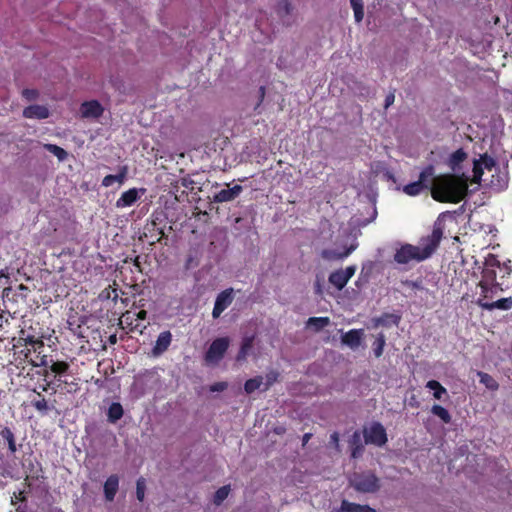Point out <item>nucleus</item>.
<instances>
[{"instance_id": "f257e3e1", "label": "nucleus", "mask_w": 512, "mask_h": 512, "mask_svg": "<svg viewBox=\"0 0 512 512\" xmlns=\"http://www.w3.org/2000/svg\"><path fill=\"white\" fill-rule=\"evenodd\" d=\"M443 238V227L441 224H434L432 233L420 239V245L409 243L401 244L396 249L393 260L399 265H407L410 262H422L430 258L440 245Z\"/></svg>"}, {"instance_id": "f03ea898", "label": "nucleus", "mask_w": 512, "mask_h": 512, "mask_svg": "<svg viewBox=\"0 0 512 512\" xmlns=\"http://www.w3.org/2000/svg\"><path fill=\"white\" fill-rule=\"evenodd\" d=\"M468 191L467 181L453 174H443L436 177L432 184L431 196L441 203H459Z\"/></svg>"}, {"instance_id": "7ed1b4c3", "label": "nucleus", "mask_w": 512, "mask_h": 512, "mask_svg": "<svg viewBox=\"0 0 512 512\" xmlns=\"http://www.w3.org/2000/svg\"><path fill=\"white\" fill-rule=\"evenodd\" d=\"M501 268V262L498 257L494 254H489L484 262V268L482 271V279L479 282V287L481 289V296L484 298H492L491 295H488V289H491V285L499 286V290L503 291V283L497 282V269Z\"/></svg>"}, {"instance_id": "20e7f679", "label": "nucleus", "mask_w": 512, "mask_h": 512, "mask_svg": "<svg viewBox=\"0 0 512 512\" xmlns=\"http://www.w3.org/2000/svg\"><path fill=\"white\" fill-rule=\"evenodd\" d=\"M350 485L358 492L375 493L380 488V480L372 472L355 473L350 478Z\"/></svg>"}, {"instance_id": "39448f33", "label": "nucleus", "mask_w": 512, "mask_h": 512, "mask_svg": "<svg viewBox=\"0 0 512 512\" xmlns=\"http://www.w3.org/2000/svg\"><path fill=\"white\" fill-rule=\"evenodd\" d=\"M13 356L19 365L28 363L33 367L48 366L47 356H32V349L22 344L13 345Z\"/></svg>"}, {"instance_id": "423d86ee", "label": "nucleus", "mask_w": 512, "mask_h": 512, "mask_svg": "<svg viewBox=\"0 0 512 512\" xmlns=\"http://www.w3.org/2000/svg\"><path fill=\"white\" fill-rule=\"evenodd\" d=\"M363 436L365 444H373L379 447L385 445L388 441L386 430L380 422H373L369 427H364Z\"/></svg>"}, {"instance_id": "0eeeda50", "label": "nucleus", "mask_w": 512, "mask_h": 512, "mask_svg": "<svg viewBox=\"0 0 512 512\" xmlns=\"http://www.w3.org/2000/svg\"><path fill=\"white\" fill-rule=\"evenodd\" d=\"M229 338L219 337L213 340L205 353V361L209 364L218 363L229 348Z\"/></svg>"}, {"instance_id": "6e6552de", "label": "nucleus", "mask_w": 512, "mask_h": 512, "mask_svg": "<svg viewBox=\"0 0 512 512\" xmlns=\"http://www.w3.org/2000/svg\"><path fill=\"white\" fill-rule=\"evenodd\" d=\"M355 272V266H348L345 269L336 270L329 275V282L338 290H342L354 276Z\"/></svg>"}, {"instance_id": "1a4fd4ad", "label": "nucleus", "mask_w": 512, "mask_h": 512, "mask_svg": "<svg viewBox=\"0 0 512 512\" xmlns=\"http://www.w3.org/2000/svg\"><path fill=\"white\" fill-rule=\"evenodd\" d=\"M492 298H480L476 301V304L484 310L493 311L495 309L507 311L512 308V297L501 298L496 301H489Z\"/></svg>"}, {"instance_id": "9d476101", "label": "nucleus", "mask_w": 512, "mask_h": 512, "mask_svg": "<svg viewBox=\"0 0 512 512\" xmlns=\"http://www.w3.org/2000/svg\"><path fill=\"white\" fill-rule=\"evenodd\" d=\"M233 289L228 288L220 292L215 300L212 310L213 318H218L233 302Z\"/></svg>"}, {"instance_id": "9b49d317", "label": "nucleus", "mask_w": 512, "mask_h": 512, "mask_svg": "<svg viewBox=\"0 0 512 512\" xmlns=\"http://www.w3.org/2000/svg\"><path fill=\"white\" fill-rule=\"evenodd\" d=\"M145 192L144 188L137 189L131 188L121 194V196L116 201L117 208H125L130 207L135 204L141 197V194Z\"/></svg>"}, {"instance_id": "f8f14e48", "label": "nucleus", "mask_w": 512, "mask_h": 512, "mask_svg": "<svg viewBox=\"0 0 512 512\" xmlns=\"http://www.w3.org/2000/svg\"><path fill=\"white\" fill-rule=\"evenodd\" d=\"M104 108L97 100L85 101L80 106L82 118L97 119L103 115Z\"/></svg>"}, {"instance_id": "ddd939ff", "label": "nucleus", "mask_w": 512, "mask_h": 512, "mask_svg": "<svg viewBox=\"0 0 512 512\" xmlns=\"http://www.w3.org/2000/svg\"><path fill=\"white\" fill-rule=\"evenodd\" d=\"M243 187L241 185H234L232 188L222 189L213 196V202L224 203L233 201L242 192Z\"/></svg>"}, {"instance_id": "4468645a", "label": "nucleus", "mask_w": 512, "mask_h": 512, "mask_svg": "<svg viewBox=\"0 0 512 512\" xmlns=\"http://www.w3.org/2000/svg\"><path fill=\"white\" fill-rule=\"evenodd\" d=\"M172 341V334L170 331L161 332L156 340V343L152 349L154 355L158 356L163 354L170 346Z\"/></svg>"}, {"instance_id": "2eb2a0df", "label": "nucleus", "mask_w": 512, "mask_h": 512, "mask_svg": "<svg viewBox=\"0 0 512 512\" xmlns=\"http://www.w3.org/2000/svg\"><path fill=\"white\" fill-rule=\"evenodd\" d=\"M49 110L43 105H30L24 108L23 116L28 119H46L49 117Z\"/></svg>"}, {"instance_id": "dca6fc26", "label": "nucleus", "mask_w": 512, "mask_h": 512, "mask_svg": "<svg viewBox=\"0 0 512 512\" xmlns=\"http://www.w3.org/2000/svg\"><path fill=\"white\" fill-rule=\"evenodd\" d=\"M362 336V329H351L342 335L341 340L343 344L349 346L352 349H355L360 346Z\"/></svg>"}, {"instance_id": "f3484780", "label": "nucleus", "mask_w": 512, "mask_h": 512, "mask_svg": "<svg viewBox=\"0 0 512 512\" xmlns=\"http://www.w3.org/2000/svg\"><path fill=\"white\" fill-rule=\"evenodd\" d=\"M104 496L107 501H113L119 488V477L110 475L104 483Z\"/></svg>"}, {"instance_id": "a211bd4d", "label": "nucleus", "mask_w": 512, "mask_h": 512, "mask_svg": "<svg viewBox=\"0 0 512 512\" xmlns=\"http://www.w3.org/2000/svg\"><path fill=\"white\" fill-rule=\"evenodd\" d=\"M349 448L353 459L360 458L364 453V444L359 431H355L349 439Z\"/></svg>"}, {"instance_id": "6ab92c4d", "label": "nucleus", "mask_w": 512, "mask_h": 512, "mask_svg": "<svg viewBox=\"0 0 512 512\" xmlns=\"http://www.w3.org/2000/svg\"><path fill=\"white\" fill-rule=\"evenodd\" d=\"M437 176H435V168L433 165H427L419 175V179L417 180L424 187V189H432V184L434 183Z\"/></svg>"}, {"instance_id": "aec40b11", "label": "nucleus", "mask_w": 512, "mask_h": 512, "mask_svg": "<svg viewBox=\"0 0 512 512\" xmlns=\"http://www.w3.org/2000/svg\"><path fill=\"white\" fill-rule=\"evenodd\" d=\"M254 340H255V335L245 336L242 339L240 349L236 356V360L238 362L246 360L248 354L250 353L251 349L253 348Z\"/></svg>"}, {"instance_id": "412c9836", "label": "nucleus", "mask_w": 512, "mask_h": 512, "mask_svg": "<svg viewBox=\"0 0 512 512\" xmlns=\"http://www.w3.org/2000/svg\"><path fill=\"white\" fill-rule=\"evenodd\" d=\"M127 173H128L127 167L126 166H122L119 169V173L118 174H116V175H112V174L106 175L103 178V180H102V186L110 187L115 182H118V183L122 184L124 182V180L126 179Z\"/></svg>"}, {"instance_id": "4be33fe9", "label": "nucleus", "mask_w": 512, "mask_h": 512, "mask_svg": "<svg viewBox=\"0 0 512 512\" xmlns=\"http://www.w3.org/2000/svg\"><path fill=\"white\" fill-rule=\"evenodd\" d=\"M340 512H376V510L369 505H361L343 500Z\"/></svg>"}, {"instance_id": "5701e85b", "label": "nucleus", "mask_w": 512, "mask_h": 512, "mask_svg": "<svg viewBox=\"0 0 512 512\" xmlns=\"http://www.w3.org/2000/svg\"><path fill=\"white\" fill-rule=\"evenodd\" d=\"M50 371L55 375V377L66 375L70 369L69 363L66 361H48V366Z\"/></svg>"}, {"instance_id": "b1692460", "label": "nucleus", "mask_w": 512, "mask_h": 512, "mask_svg": "<svg viewBox=\"0 0 512 512\" xmlns=\"http://www.w3.org/2000/svg\"><path fill=\"white\" fill-rule=\"evenodd\" d=\"M124 410L119 402H113L107 411V419L110 423H116L123 417Z\"/></svg>"}, {"instance_id": "393cba45", "label": "nucleus", "mask_w": 512, "mask_h": 512, "mask_svg": "<svg viewBox=\"0 0 512 512\" xmlns=\"http://www.w3.org/2000/svg\"><path fill=\"white\" fill-rule=\"evenodd\" d=\"M330 324L329 317H310L307 322V328L313 329L315 332H319Z\"/></svg>"}, {"instance_id": "a878e982", "label": "nucleus", "mask_w": 512, "mask_h": 512, "mask_svg": "<svg viewBox=\"0 0 512 512\" xmlns=\"http://www.w3.org/2000/svg\"><path fill=\"white\" fill-rule=\"evenodd\" d=\"M0 435H1L2 439L7 442L8 449H9L10 453L14 454L17 451V447H16L15 436H14V433L12 432V430L9 427H4L0 431Z\"/></svg>"}, {"instance_id": "bb28decb", "label": "nucleus", "mask_w": 512, "mask_h": 512, "mask_svg": "<svg viewBox=\"0 0 512 512\" xmlns=\"http://www.w3.org/2000/svg\"><path fill=\"white\" fill-rule=\"evenodd\" d=\"M426 387L433 391V396L437 400H441L444 395H447V390L437 380H429Z\"/></svg>"}, {"instance_id": "cd10ccee", "label": "nucleus", "mask_w": 512, "mask_h": 512, "mask_svg": "<svg viewBox=\"0 0 512 512\" xmlns=\"http://www.w3.org/2000/svg\"><path fill=\"white\" fill-rule=\"evenodd\" d=\"M467 158V153L462 149H458L454 151L449 157V166L455 170L460 163H462Z\"/></svg>"}, {"instance_id": "c85d7f7f", "label": "nucleus", "mask_w": 512, "mask_h": 512, "mask_svg": "<svg viewBox=\"0 0 512 512\" xmlns=\"http://www.w3.org/2000/svg\"><path fill=\"white\" fill-rule=\"evenodd\" d=\"M431 412L433 415L439 417L445 424H449L452 420L449 411L441 405H433L431 408Z\"/></svg>"}, {"instance_id": "c756f323", "label": "nucleus", "mask_w": 512, "mask_h": 512, "mask_svg": "<svg viewBox=\"0 0 512 512\" xmlns=\"http://www.w3.org/2000/svg\"><path fill=\"white\" fill-rule=\"evenodd\" d=\"M385 343H386L385 335L383 333H379L372 344L373 353L376 358H379L382 356L383 350L385 347Z\"/></svg>"}, {"instance_id": "7c9ffc66", "label": "nucleus", "mask_w": 512, "mask_h": 512, "mask_svg": "<svg viewBox=\"0 0 512 512\" xmlns=\"http://www.w3.org/2000/svg\"><path fill=\"white\" fill-rule=\"evenodd\" d=\"M262 384H263V377L262 376H256L254 378L248 379L244 383V390H245V392L247 394H251L254 391H256L257 389H259Z\"/></svg>"}, {"instance_id": "2f4dec72", "label": "nucleus", "mask_w": 512, "mask_h": 512, "mask_svg": "<svg viewBox=\"0 0 512 512\" xmlns=\"http://www.w3.org/2000/svg\"><path fill=\"white\" fill-rule=\"evenodd\" d=\"M351 7L354 11V18L357 23H360L364 17V6L362 0H350Z\"/></svg>"}, {"instance_id": "473e14b6", "label": "nucleus", "mask_w": 512, "mask_h": 512, "mask_svg": "<svg viewBox=\"0 0 512 512\" xmlns=\"http://www.w3.org/2000/svg\"><path fill=\"white\" fill-rule=\"evenodd\" d=\"M293 10L292 4L289 0H280L276 6V12L280 17H285L291 14Z\"/></svg>"}, {"instance_id": "72a5a7b5", "label": "nucleus", "mask_w": 512, "mask_h": 512, "mask_svg": "<svg viewBox=\"0 0 512 512\" xmlns=\"http://www.w3.org/2000/svg\"><path fill=\"white\" fill-rule=\"evenodd\" d=\"M424 190V187L418 181L409 183L403 187V192L409 196H417Z\"/></svg>"}, {"instance_id": "f704fd0d", "label": "nucleus", "mask_w": 512, "mask_h": 512, "mask_svg": "<svg viewBox=\"0 0 512 512\" xmlns=\"http://www.w3.org/2000/svg\"><path fill=\"white\" fill-rule=\"evenodd\" d=\"M44 148L47 151H49L50 153H52L53 155H55L58 158V160H60V161H63L67 158V155H68L67 152L58 145L45 144Z\"/></svg>"}, {"instance_id": "c9c22d12", "label": "nucleus", "mask_w": 512, "mask_h": 512, "mask_svg": "<svg viewBox=\"0 0 512 512\" xmlns=\"http://www.w3.org/2000/svg\"><path fill=\"white\" fill-rule=\"evenodd\" d=\"M478 375L480 377V382L484 384L488 389L496 390L498 388L497 382L488 373L479 372Z\"/></svg>"}, {"instance_id": "e433bc0d", "label": "nucleus", "mask_w": 512, "mask_h": 512, "mask_svg": "<svg viewBox=\"0 0 512 512\" xmlns=\"http://www.w3.org/2000/svg\"><path fill=\"white\" fill-rule=\"evenodd\" d=\"M229 492H230L229 485L220 487L214 494L213 502L216 505H220L228 497Z\"/></svg>"}, {"instance_id": "4c0bfd02", "label": "nucleus", "mask_w": 512, "mask_h": 512, "mask_svg": "<svg viewBox=\"0 0 512 512\" xmlns=\"http://www.w3.org/2000/svg\"><path fill=\"white\" fill-rule=\"evenodd\" d=\"M39 399L32 402V406L39 412L46 413L49 410L47 401L41 393H37Z\"/></svg>"}, {"instance_id": "58836bf2", "label": "nucleus", "mask_w": 512, "mask_h": 512, "mask_svg": "<svg viewBox=\"0 0 512 512\" xmlns=\"http://www.w3.org/2000/svg\"><path fill=\"white\" fill-rule=\"evenodd\" d=\"M477 161L481 162L483 168H485L487 170H492V168H494L496 166L495 159L492 156L488 155L487 153H484L483 155H481Z\"/></svg>"}, {"instance_id": "ea45409f", "label": "nucleus", "mask_w": 512, "mask_h": 512, "mask_svg": "<svg viewBox=\"0 0 512 512\" xmlns=\"http://www.w3.org/2000/svg\"><path fill=\"white\" fill-rule=\"evenodd\" d=\"M146 490V480L143 477H140L136 482V497L142 502L145 497Z\"/></svg>"}, {"instance_id": "a19ab883", "label": "nucleus", "mask_w": 512, "mask_h": 512, "mask_svg": "<svg viewBox=\"0 0 512 512\" xmlns=\"http://www.w3.org/2000/svg\"><path fill=\"white\" fill-rule=\"evenodd\" d=\"M483 174L484 168L482 166V163L475 160L473 164V181L475 183H480Z\"/></svg>"}, {"instance_id": "79ce46f5", "label": "nucleus", "mask_w": 512, "mask_h": 512, "mask_svg": "<svg viewBox=\"0 0 512 512\" xmlns=\"http://www.w3.org/2000/svg\"><path fill=\"white\" fill-rule=\"evenodd\" d=\"M100 296L105 299H111L114 302H116L119 297L117 288H112L111 286L103 290Z\"/></svg>"}, {"instance_id": "37998d69", "label": "nucleus", "mask_w": 512, "mask_h": 512, "mask_svg": "<svg viewBox=\"0 0 512 512\" xmlns=\"http://www.w3.org/2000/svg\"><path fill=\"white\" fill-rule=\"evenodd\" d=\"M37 337L33 335H27L26 337L20 336L16 344H22L26 347H32L34 342H37Z\"/></svg>"}, {"instance_id": "c03bdc74", "label": "nucleus", "mask_w": 512, "mask_h": 512, "mask_svg": "<svg viewBox=\"0 0 512 512\" xmlns=\"http://www.w3.org/2000/svg\"><path fill=\"white\" fill-rule=\"evenodd\" d=\"M30 348L32 349V353H34L35 356H43L42 352L44 350V342L41 338L37 339V342H34V345Z\"/></svg>"}, {"instance_id": "a18cd8bd", "label": "nucleus", "mask_w": 512, "mask_h": 512, "mask_svg": "<svg viewBox=\"0 0 512 512\" xmlns=\"http://www.w3.org/2000/svg\"><path fill=\"white\" fill-rule=\"evenodd\" d=\"M278 378V373L275 371H271L266 375V383L264 390H267L270 386H272Z\"/></svg>"}, {"instance_id": "49530a36", "label": "nucleus", "mask_w": 512, "mask_h": 512, "mask_svg": "<svg viewBox=\"0 0 512 512\" xmlns=\"http://www.w3.org/2000/svg\"><path fill=\"white\" fill-rule=\"evenodd\" d=\"M22 95L29 101L35 100L38 97V92L35 89H24Z\"/></svg>"}, {"instance_id": "de8ad7c7", "label": "nucleus", "mask_w": 512, "mask_h": 512, "mask_svg": "<svg viewBox=\"0 0 512 512\" xmlns=\"http://www.w3.org/2000/svg\"><path fill=\"white\" fill-rule=\"evenodd\" d=\"M510 261L508 263H501V268H498L500 272L503 273L501 278H504L505 276H509L512 273V267L510 265Z\"/></svg>"}, {"instance_id": "09e8293b", "label": "nucleus", "mask_w": 512, "mask_h": 512, "mask_svg": "<svg viewBox=\"0 0 512 512\" xmlns=\"http://www.w3.org/2000/svg\"><path fill=\"white\" fill-rule=\"evenodd\" d=\"M354 249H355V246L351 245L350 247L345 248L343 252L335 254L334 258L335 259H344V258L348 257Z\"/></svg>"}, {"instance_id": "8fccbe9b", "label": "nucleus", "mask_w": 512, "mask_h": 512, "mask_svg": "<svg viewBox=\"0 0 512 512\" xmlns=\"http://www.w3.org/2000/svg\"><path fill=\"white\" fill-rule=\"evenodd\" d=\"M227 388L226 382H216L210 386V391L212 392H221Z\"/></svg>"}, {"instance_id": "3c124183", "label": "nucleus", "mask_w": 512, "mask_h": 512, "mask_svg": "<svg viewBox=\"0 0 512 512\" xmlns=\"http://www.w3.org/2000/svg\"><path fill=\"white\" fill-rule=\"evenodd\" d=\"M181 185L191 191L194 190L195 181L189 177H184L181 180Z\"/></svg>"}, {"instance_id": "603ef678", "label": "nucleus", "mask_w": 512, "mask_h": 512, "mask_svg": "<svg viewBox=\"0 0 512 512\" xmlns=\"http://www.w3.org/2000/svg\"><path fill=\"white\" fill-rule=\"evenodd\" d=\"M394 100H395L394 92H390L389 94H387L385 97V102H384L385 109L390 107L394 103Z\"/></svg>"}, {"instance_id": "864d4df0", "label": "nucleus", "mask_w": 512, "mask_h": 512, "mask_svg": "<svg viewBox=\"0 0 512 512\" xmlns=\"http://www.w3.org/2000/svg\"><path fill=\"white\" fill-rule=\"evenodd\" d=\"M405 285L411 287L412 289H423L420 281L407 280Z\"/></svg>"}, {"instance_id": "5fc2aeb1", "label": "nucleus", "mask_w": 512, "mask_h": 512, "mask_svg": "<svg viewBox=\"0 0 512 512\" xmlns=\"http://www.w3.org/2000/svg\"><path fill=\"white\" fill-rule=\"evenodd\" d=\"M122 317L124 318L125 322L128 325H132L133 316H131V312L130 311L125 312Z\"/></svg>"}, {"instance_id": "6e6d98bb", "label": "nucleus", "mask_w": 512, "mask_h": 512, "mask_svg": "<svg viewBox=\"0 0 512 512\" xmlns=\"http://www.w3.org/2000/svg\"><path fill=\"white\" fill-rule=\"evenodd\" d=\"M134 267L139 271L142 272L141 262H140V256H136L133 260Z\"/></svg>"}, {"instance_id": "4d7b16f0", "label": "nucleus", "mask_w": 512, "mask_h": 512, "mask_svg": "<svg viewBox=\"0 0 512 512\" xmlns=\"http://www.w3.org/2000/svg\"><path fill=\"white\" fill-rule=\"evenodd\" d=\"M137 320H145L147 317V311L146 310H140L135 314Z\"/></svg>"}, {"instance_id": "13d9d810", "label": "nucleus", "mask_w": 512, "mask_h": 512, "mask_svg": "<svg viewBox=\"0 0 512 512\" xmlns=\"http://www.w3.org/2000/svg\"><path fill=\"white\" fill-rule=\"evenodd\" d=\"M490 287L491 289H488V295H491L492 297L494 296V294L500 291L499 286H494V284H492Z\"/></svg>"}, {"instance_id": "bf43d9fd", "label": "nucleus", "mask_w": 512, "mask_h": 512, "mask_svg": "<svg viewBox=\"0 0 512 512\" xmlns=\"http://www.w3.org/2000/svg\"><path fill=\"white\" fill-rule=\"evenodd\" d=\"M117 340H118V339H117L116 334H112V335H110V336L108 337V342H109V344H111V345H115V344L117 343Z\"/></svg>"}, {"instance_id": "052dcab7", "label": "nucleus", "mask_w": 512, "mask_h": 512, "mask_svg": "<svg viewBox=\"0 0 512 512\" xmlns=\"http://www.w3.org/2000/svg\"><path fill=\"white\" fill-rule=\"evenodd\" d=\"M331 440L338 444V441H339V436H338V433L337 432H334L332 435H331Z\"/></svg>"}, {"instance_id": "680f3d73", "label": "nucleus", "mask_w": 512, "mask_h": 512, "mask_svg": "<svg viewBox=\"0 0 512 512\" xmlns=\"http://www.w3.org/2000/svg\"><path fill=\"white\" fill-rule=\"evenodd\" d=\"M310 437H311L310 433L304 434V436H303V445H305L309 441Z\"/></svg>"}, {"instance_id": "e2e57ef3", "label": "nucleus", "mask_w": 512, "mask_h": 512, "mask_svg": "<svg viewBox=\"0 0 512 512\" xmlns=\"http://www.w3.org/2000/svg\"><path fill=\"white\" fill-rule=\"evenodd\" d=\"M264 95H265V87L261 86V87H260V97H261V101L263 100Z\"/></svg>"}, {"instance_id": "0e129e2a", "label": "nucleus", "mask_w": 512, "mask_h": 512, "mask_svg": "<svg viewBox=\"0 0 512 512\" xmlns=\"http://www.w3.org/2000/svg\"><path fill=\"white\" fill-rule=\"evenodd\" d=\"M2 276H3V274L0 272V277H2Z\"/></svg>"}]
</instances>
